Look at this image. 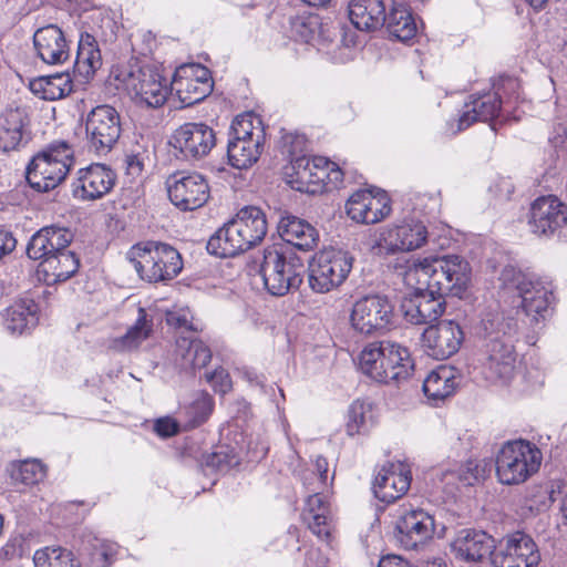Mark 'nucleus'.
Masks as SVG:
<instances>
[{
    "label": "nucleus",
    "mask_w": 567,
    "mask_h": 567,
    "mask_svg": "<svg viewBox=\"0 0 567 567\" xmlns=\"http://www.w3.org/2000/svg\"><path fill=\"white\" fill-rule=\"evenodd\" d=\"M267 234L265 213L245 206L208 240L207 251L220 258L235 257L258 245Z\"/></svg>",
    "instance_id": "1"
},
{
    "label": "nucleus",
    "mask_w": 567,
    "mask_h": 567,
    "mask_svg": "<svg viewBox=\"0 0 567 567\" xmlns=\"http://www.w3.org/2000/svg\"><path fill=\"white\" fill-rule=\"evenodd\" d=\"M408 348L390 340L367 344L359 355V368L372 380L390 384L406 380L413 370Z\"/></svg>",
    "instance_id": "2"
},
{
    "label": "nucleus",
    "mask_w": 567,
    "mask_h": 567,
    "mask_svg": "<svg viewBox=\"0 0 567 567\" xmlns=\"http://www.w3.org/2000/svg\"><path fill=\"white\" fill-rule=\"evenodd\" d=\"M126 256L138 277L150 284L169 281L183 269L181 254L161 241L136 244Z\"/></svg>",
    "instance_id": "3"
},
{
    "label": "nucleus",
    "mask_w": 567,
    "mask_h": 567,
    "mask_svg": "<svg viewBox=\"0 0 567 567\" xmlns=\"http://www.w3.org/2000/svg\"><path fill=\"white\" fill-rule=\"evenodd\" d=\"M74 162V150L69 143L53 142L32 157L25 178L38 192L52 190L66 178Z\"/></svg>",
    "instance_id": "4"
},
{
    "label": "nucleus",
    "mask_w": 567,
    "mask_h": 567,
    "mask_svg": "<svg viewBox=\"0 0 567 567\" xmlns=\"http://www.w3.org/2000/svg\"><path fill=\"white\" fill-rule=\"evenodd\" d=\"M303 272L305 265L296 255L286 254L276 247L264 250L259 275L270 295L281 297L299 289Z\"/></svg>",
    "instance_id": "5"
},
{
    "label": "nucleus",
    "mask_w": 567,
    "mask_h": 567,
    "mask_svg": "<svg viewBox=\"0 0 567 567\" xmlns=\"http://www.w3.org/2000/svg\"><path fill=\"white\" fill-rule=\"evenodd\" d=\"M542 463L540 450L528 441L506 442L496 457V475L505 485L524 483L535 474Z\"/></svg>",
    "instance_id": "6"
},
{
    "label": "nucleus",
    "mask_w": 567,
    "mask_h": 567,
    "mask_svg": "<svg viewBox=\"0 0 567 567\" xmlns=\"http://www.w3.org/2000/svg\"><path fill=\"white\" fill-rule=\"evenodd\" d=\"M353 257L340 249L317 252L309 265V286L317 293H327L338 288L349 276Z\"/></svg>",
    "instance_id": "7"
},
{
    "label": "nucleus",
    "mask_w": 567,
    "mask_h": 567,
    "mask_svg": "<svg viewBox=\"0 0 567 567\" xmlns=\"http://www.w3.org/2000/svg\"><path fill=\"white\" fill-rule=\"evenodd\" d=\"M501 280L507 288L516 289L522 298V308L532 322L545 318L550 305L551 292L532 274L523 272L514 266H506Z\"/></svg>",
    "instance_id": "8"
},
{
    "label": "nucleus",
    "mask_w": 567,
    "mask_h": 567,
    "mask_svg": "<svg viewBox=\"0 0 567 567\" xmlns=\"http://www.w3.org/2000/svg\"><path fill=\"white\" fill-rule=\"evenodd\" d=\"M121 132V117L113 106L97 105L87 113L85 141L91 152L106 155L117 143Z\"/></svg>",
    "instance_id": "9"
},
{
    "label": "nucleus",
    "mask_w": 567,
    "mask_h": 567,
    "mask_svg": "<svg viewBox=\"0 0 567 567\" xmlns=\"http://www.w3.org/2000/svg\"><path fill=\"white\" fill-rule=\"evenodd\" d=\"M520 84L517 79L506 76L501 80L497 86V92H486L470 102L465 103L464 110L457 121V131H463L470 127L475 122H488L493 120L502 107V94L506 95V104L511 99L517 100L519 96L518 90Z\"/></svg>",
    "instance_id": "10"
},
{
    "label": "nucleus",
    "mask_w": 567,
    "mask_h": 567,
    "mask_svg": "<svg viewBox=\"0 0 567 567\" xmlns=\"http://www.w3.org/2000/svg\"><path fill=\"white\" fill-rule=\"evenodd\" d=\"M427 291L444 296L460 295L470 280V265L460 256L431 258Z\"/></svg>",
    "instance_id": "11"
},
{
    "label": "nucleus",
    "mask_w": 567,
    "mask_h": 567,
    "mask_svg": "<svg viewBox=\"0 0 567 567\" xmlns=\"http://www.w3.org/2000/svg\"><path fill=\"white\" fill-rule=\"evenodd\" d=\"M393 317V306L388 297L369 295L354 302L350 321L355 331L370 336L388 330Z\"/></svg>",
    "instance_id": "12"
},
{
    "label": "nucleus",
    "mask_w": 567,
    "mask_h": 567,
    "mask_svg": "<svg viewBox=\"0 0 567 567\" xmlns=\"http://www.w3.org/2000/svg\"><path fill=\"white\" fill-rule=\"evenodd\" d=\"M214 89L210 71L197 63H188L175 70L171 92L178 97L181 107H188L206 99Z\"/></svg>",
    "instance_id": "13"
},
{
    "label": "nucleus",
    "mask_w": 567,
    "mask_h": 567,
    "mask_svg": "<svg viewBox=\"0 0 567 567\" xmlns=\"http://www.w3.org/2000/svg\"><path fill=\"white\" fill-rule=\"evenodd\" d=\"M435 532L434 517L422 508L403 509L395 522L394 538L406 550H415Z\"/></svg>",
    "instance_id": "14"
},
{
    "label": "nucleus",
    "mask_w": 567,
    "mask_h": 567,
    "mask_svg": "<svg viewBox=\"0 0 567 567\" xmlns=\"http://www.w3.org/2000/svg\"><path fill=\"white\" fill-rule=\"evenodd\" d=\"M539 549L534 539L522 532L503 538L492 556L494 567H537Z\"/></svg>",
    "instance_id": "15"
},
{
    "label": "nucleus",
    "mask_w": 567,
    "mask_h": 567,
    "mask_svg": "<svg viewBox=\"0 0 567 567\" xmlns=\"http://www.w3.org/2000/svg\"><path fill=\"white\" fill-rule=\"evenodd\" d=\"M284 153L290 156L291 169L296 182L301 185H322L328 158L323 156L307 157L302 152L306 138L303 135L287 134L282 137Z\"/></svg>",
    "instance_id": "16"
},
{
    "label": "nucleus",
    "mask_w": 567,
    "mask_h": 567,
    "mask_svg": "<svg viewBox=\"0 0 567 567\" xmlns=\"http://www.w3.org/2000/svg\"><path fill=\"white\" fill-rule=\"evenodd\" d=\"M172 145L186 159H200L216 145V133L206 123L188 122L175 130Z\"/></svg>",
    "instance_id": "17"
},
{
    "label": "nucleus",
    "mask_w": 567,
    "mask_h": 567,
    "mask_svg": "<svg viewBox=\"0 0 567 567\" xmlns=\"http://www.w3.org/2000/svg\"><path fill=\"white\" fill-rule=\"evenodd\" d=\"M464 331L455 320H441L422 333V344L427 355L445 360L455 354L464 342Z\"/></svg>",
    "instance_id": "18"
},
{
    "label": "nucleus",
    "mask_w": 567,
    "mask_h": 567,
    "mask_svg": "<svg viewBox=\"0 0 567 567\" xmlns=\"http://www.w3.org/2000/svg\"><path fill=\"white\" fill-rule=\"evenodd\" d=\"M167 192L171 202L182 210L197 209L209 198L208 183L197 173L174 174L167 181Z\"/></svg>",
    "instance_id": "19"
},
{
    "label": "nucleus",
    "mask_w": 567,
    "mask_h": 567,
    "mask_svg": "<svg viewBox=\"0 0 567 567\" xmlns=\"http://www.w3.org/2000/svg\"><path fill=\"white\" fill-rule=\"evenodd\" d=\"M567 224V205L554 195L536 198L529 209L528 225L534 234L550 236Z\"/></svg>",
    "instance_id": "20"
},
{
    "label": "nucleus",
    "mask_w": 567,
    "mask_h": 567,
    "mask_svg": "<svg viewBox=\"0 0 567 567\" xmlns=\"http://www.w3.org/2000/svg\"><path fill=\"white\" fill-rule=\"evenodd\" d=\"M116 182L115 172L104 164H92L78 171L72 194L82 200H95L109 194Z\"/></svg>",
    "instance_id": "21"
},
{
    "label": "nucleus",
    "mask_w": 567,
    "mask_h": 567,
    "mask_svg": "<svg viewBox=\"0 0 567 567\" xmlns=\"http://www.w3.org/2000/svg\"><path fill=\"white\" fill-rule=\"evenodd\" d=\"M411 471L402 462H389L381 466L373 481V493L384 503H393L410 488Z\"/></svg>",
    "instance_id": "22"
},
{
    "label": "nucleus",
    "mask_w": 567,
    "mask_h": 567,
    "mask_svg": "<svg viewBox=\"0 0 567 567\" xmlns=\"http://www.w3.org/2000/svg\"><path fill=\"white\" fill-rule=\"evenodd\" d=\"M30 137V117L23 106H7L0 114V152L23 147Z\"/></svg>",
    "instance_id": "23"
},
{
    "label": "nucleus",
    "mask_w": 567,
    "mask_h": 567,
    "mask_svg": "<svg viewBox=\"0 0 567 567\" xmlns=\"http://www.w3.org/2000/svg\"><path fill=\"white\" fill-rule=\"evenodd\" d=\"M346 208L352 220L367 225L381 221L391 212L390 199L385 192L373 194L368 189L352 194Z\"/></svg>",
    "instance_id": "24"
},
{
    "label": "nucleus",
    "mask_w": 567,
    "mask_h": 567,
    "mask_svg": "<svg viewBox=\"0 0 567 567\" xmlns=\"http://www.w3.org/2000/svg\"><path fill=\"white\" fill-rule=\"evenodd\" d=\"M480 360L486 379L507 382L514 374L516 362L513 340L482 344Z\"/></svg>",
    "instance_id": "25"
},
{
    "label": "nucleus",
    "mask_w": 567,
    "mask_h": 567,
    "mask_svg": "<svg viewBox=\"0 0 567 567\" xmlns=\"http://www.w3.org/2000/svg\"><path fill=\"white\" fill-rule=\"evenodd\" d=\"M445 309V299L427 290L414 292L401 303L405 321L415 326H431L443 316Z\"/></svg>",
    "instance_id": "26"
},
{
    "label": "nucleus",
    "mask_w": 567,
    "mask_h": 567,
    "mask_svg": "<svg viewBox=\"0 0 567 567\" xmlns=\"http://www.w3.org/2000/svg\"><path fill=\"white\" fill-rule=\"evenodd\" d=\"M475 333L482 344L513 340L518 333V323L513 316L498 308H488L482 312Z\"/></svg>",
    "instance_id": "27"
},
{
    "label": "nucleus",
    "mask_w": 567,
    "mask_h": 567,
    "mask_svg": "<svg viewBox=\"0 0 567 567\" xmlns=\"http://www.w3.org/2000/svg\"><path fill=\"white\" fill-rule=\"evenodd\" d=\"M130 85L135 97L148 107L162 106L169 92L166 79L151 66H143L132 73Z\"/></svg>",
    "instance_id": "28"
},
{
    "label": "nucleus",
    "mask_w": 567,
    "mask_h": 567,
    "mask_svg": "<svg viewBox=\"0 0 567 567\" xmlns=\"http://www.w3.org/2000/svg\"><path fill=\"white\" fill-rule=\"evenodd\" d=\"M72 239V231L65 227H42L29 240L27 255L30 259L43 261L47 257L68 248Z\"/></svg>",
    "instance_id": "29"
},
{
    "label": "nucleus",
    "mask_w": 567,
    "mask_h": 567,
    "mask_svg": "<svg viewBox=\"0 0 567 567\" xmlns=\"http://www.w3.org/2000/svg\"><path fill=\"white\" fill-rule=\"evenodd\" d=\"M495 540L483 530L462 529L451 544L455 557L463 561L476 563L493 556Z\"/></svg>",
    "instance_id": "30"
},
{
    "label": "nucleus",
    "mask_w": 567,
    "mask_h": 567,
    "mask_svg": "<svg viewBox=\"0 0 567 567\" xmlns=\"http://www.w3.org/2000/svg\"><path fill=\"white\" fill-rule=\"evenodd\" d=\"M38 56L47 64H62L70 58V48L63 31L49 24L40 28L33 35Z\"/></svg>",
    "instance_id": "31"
},
{
    "label": "nucleus",
    "mask_w": 567,
    "mask_h": 567,
    "mask_svg": "<svg viewBox=\"0 0 567 567\" xmlns=\"http://www.w3.org/2000/svg\"><path fill=\"white\" fill-rule=\"evenodd\" d=\"M278 234L288 244L305 251L312 250L319 241L318 230L307 220L285 213L278 221Z\"/></svg>",
    "instance_id": "32"
},
{
    "label": "nucleus",
    "mask_w": 567,
    "mask_h": 567,
    "mask_svg": "<svg viewBox=\"0 0 567 567\" xmlns=\"http://www.w3.org/2000/svg\"><path fill=\"white\" fill-rule=\"evenodd\" d=\"M390 0H350L348 14L360 31L372 32L385 23V11Z\"/></svg>",
    "instance_id": "33"
},
{
    "label": "nucleus",
    "mask_w": 567,
    "mask_h": 567,
    "mask_svg": "<svg viewBox=\"0 0 567 567\" xmlns=\"http://www.w3.org/2000/svg\"><path fill=\"white\" fill-rule=\"evenodd\" d=\"M427 237L426 227L413 218L389 229L385 241L391 250L410 251L420 248Z\"/></svg>",
    "instance_id": "34"
},
{
    "label": "nucleus",
    "mask_w": 567,
    "mask_h": 567,
    "mask_svg": "<svg viewBox=\"0 0 567 567\" xmlns=\"http://www.w3.org/2000/svg\"><path fill=\"white\" fill-rule=\"evenodd\" d=\"M4 327L12 334H23L38 324V306L31 299H20L3 315Z\"/></svg>",
    "instance_id": "35"
},
{
    "label": "nucleus",
    "mask_w": 567,
    "mask_h": 567,
    "mask_svg": "<svg viewBox=\"0 0 567 567\" xmlns=\"http://www.w3.org/2000/svg\"><path fill=\"white\" fill-rule=\"evenodd\" d=\"M30 91L45 101H55L68 96L73 90V82L68 72L42 75L29 83Z\"/></svg>",
    "instance_id": "36"
},
{
    "label": "nucleus",
    "mask_w": 567,
    "mask_h": 567,
    "mask_svg": "<svg viewBox=\"0 0 567 567\" xmlns=\"http://www.w3.org/2000/svg\"><path fill=\"white\" fill-rule=\"evenodd\" d=\"M458 383L455 370L441 365L427 374L423 382V392L430 400L442 401L454 393Z\"/></svg>",
    "instance_id": "37"
},
{
    "label": "nucleus",
    "mask_w": 567,
    "mask_h": 567,
    "mask_svg": "<svg viewBox=\"0 0 567 567\" xmlns=\"http://www.w3.org/2000/svg\"><path fill=\"white\" fill-rule=\"evenodd\" d=\"M390 12L385 13V23L389 34L400 41H408L416 33V24L403 2L390 0Z\"/></svg>",
    "instance_id": "38"
},
{
    "label": "nucleus",
    "mask_w": 567,
    "mask_h": 567,
    "mask_svg": "<svg viewBox=\"0 0 567 567\" xmlns=\"http://www.w3.org/2000/svg\"><path fill=\"white\" fill-rule=\"evenodd\" d=\"M80 261L68 248L47 257L40 262V270L48 280L53 282L64 281L72 277L79 269Z\"/></svg>",
    "instance_id": "39"
},
{
    "label": "nucleus",
    "mask_w": 567,
    "mask_h": 567,
    "mask_svg": "<svg viewBox=\"0 0 567 567\" xmlns=\"http://www.w3.org/2000/svg\"><path fill=\"white\" fill-rule=\"evenodd\" d=\"M101 65V51L97 48L95 38L89 33L81 34L74 62V71L81 76L89 79Z\"/></svg>",
    "instance_id": "40"
},
{
    "label": "nucleus",
    "mask_w": 567,
    "mask_h": 567,
    "mask_svg": "<svg viewBox=\"0 0 567 567\" xmlns=\"http://www.w3.org/2000/svg\"><path fill=\"white\" fill-rule=\"evenodd\" d=\"M153 332V318L142 307L137 310L135 323L126 333L114 340L113 347L120 351L137 349Z\"/></svg>",
    "instance_id": "41"
},
{
    "label": "nucleus",
    "mask_w": 567,
    "mask_h": 567,
    "mask_svg": "<svg viewBox=\"0 0 567 567\" xmlns=\"http://www.w3.org/2000/svg\"><path fill=\"white\" fill-rule=\"evenodd\" d=\"M176 353L181 357L184 369H202L212 359L210 349L202 340L188 337L177 339Z\"/></svg>",
    "instance_id": "42"
},
{
    "label": "nucleus",
    "mask_w": 567,
    "mask_h": 567,
    "mask_svg": "<svg viewBox=\"0 0 567 567\" xmlns=\"http://www.w3.org/2000/svg\"><path fill=\"white\" fill-rule=\"evenodd\" d=\"M261 151L262 143L259 140L229 141L227 156L233 167L245 169L257 162Z\"/></svg>",
    "instance_id": "43"
},
{
    "label": "nucleus",
    "mask_w": 567,
    "mask_h": 567,
    "mask_svg": "<svg viewBox=\"0 0 567 567\" xmlns=\"http://www.w3.org/2000/svg\"><path fill=\"white\" fill-rule=\"evenodd\" d=\"M374 424L372 404L365 401H354L348 410L346 431L349 436L365 434Z\"/></svg>",
    "instance_id": "44"
},
{
    "label": "nucleus",
    "mask_w": 567,
    "mask_h": 567,
    "mask_svg": "<svg viewBox=\"0 0 567 567\" xmlns=\"http://www.w3.org/2000/svg\"><path fill=\"white\" fill-rule=\"evenodd\" d=\"M33 563L34 567H82L71 550L60 546L38 549Z\"/></svg>",
    "instance_id": "45"
},
{
    "label": "nucleus",
    "mask_w": 567,
    "mask_h": 567,
    "mask_svg": "<svg viewBox=\"0 0 567 567\" xmlns=\"http://www.w3.org/2000/svg\"><path fill=\"white\" fill-rule=\"evenodd\" d=\"M47 467L39 460H24L12 465L11 478L14 484L33 486L44 480Z\"/></svg>",
    "instance_id": "46"
},
{
    "label": "nucleus",
    "mask_w": 567,
    "mask_h": 567,
    "mask_svg": "<svg viewBox=\"0 0 567 567\" xmlns=\"http://www.w3.org/2000/svg\"><path fill=\"white\" fill-rule=\"evenodd\" d=\"M430 265L431 258L408 261L404 270L400 272L403 282L414 289V292L427 290Z\"/></svg>",
    "instance_id": "47"
},
{
    "label": "nucleus",
    "mask_w": 567,
    "mask_h": 567,
    "mask_svg": "<svg viewBox=\"0 0 567 567\" xmlns=\"http://www.w3.org/2000/svg\"><path fill=\"white\" fill-rule=\"evenodd\" d=\"M214 409V400L206 392L196 394L193 402L185 409L188 417L187 426L196 427L207 421Z\"/></svg>",
    "instance_id": "48"
},
{
    "label": "nucleus",
    "mask_w": 567,
    "mask_h": 567,
    "mask_svg": "<svg viewBox=\"0 0 567 567\" xmlns=\"http://www.w3.org/2000/svg\"><path fill=\"white\" fill-rule=\"evenodd\" d=\"M481 472L482 470L474 461H467L465 464L442 471L441 480L447 483L458 481L463 485L472 486L480 480Z\"/></svg>",
    "instance_id": "49"
},
{
    "label": "nucleus",
    "mask_w": 567,
    "mask_h": 567,
    "mask_svg": "<svg viewBox=\"0 0 567 567\" xmlns=\"http://www.w3.org/2000/svg\"><path fill=\"white\" fill-rule=\"evenodd\" d=\"M206 463L209 467L225 473L237 466L239 464V458L233 450L221 446L219 450L208 455Z\"/></svg>",
    "instance_id": "50"
},
{
    "label": "nucleus",
    "mask_w": 567,
    "mask_h": 567,
    "mask_svg": "<svg viewBox=\"0 0 567 567\" xmlns=\"http://www.w3.org/2000/svg\"><path fill=\"white\" fill-rule=\"evenodd\" d=\"M302 519L308 525V528L319 538L328 539L331 532V523L328 513L315 514L310 512H302Z\"/></svg>",
    "instance_id": "51"
},
{
    "label": "nucleus",
    "mask_w": 567,
    "mask_h": 567,
    "mask_svg": "<svg viewBox=\"0 0 567 567\" xmlns=\"http://www.w3.org/2000/svg\"><path fill=\"white\" fill-rule=\"evenodd\" d=\"M114 553L111 544L96 539L89 553V567H107Z\"/></svg>",
    "instance_id": "52"
},
{
    "label": "nucleus",
    "mask_w": 567,
    "mask_h": 567,
    "mask_svg": "<svg viewBox=\"0 0 567 567\" xmlns=\"http://www.w3.org/2000/svg\"><path fill=\"white\" fill-rule=\"evenodd\" d=\"M233 137L229 141L239 140H259L262 143L264 136L261 134H255L252 132V124L245 117H236V121L231 125Z\"/></svg>",
    "instance_id": "53"
},
{
    "label": "nucleus",
    "mask_w": 567,
    "mask_h": 567,
    "mask_svg": "<svg viewBox=\"0 0 567 567\" xmlns=\"http://www.w3.org/2000/svg\"><path fill=\"white\" fill-rule=\"evenodd\" d=\"M206 381L214 388L216 392L227 393L231 389V380L229 373L223 369H216L210 373H206Z\"/></svg>",
    "instance_id": "54"
},
{
    "label": "nucleus",
    "mask_w": 567,
    "mask_h": 567,
    "mask_svg": "<svg viewBox=\"0 0 567 567\" xmlns=\"http://www.w3.org/2000/svg\"><path fill=\"white\" fill-rule=\"evenodd\" d=\"M190 313L187 309L172 310L166 313V322L174 328H184L187 330H196L190 322Z\"/></svg>",
    "instance_id": "55"
},
{
    "label": "nucleus",
    "mask_w": 567,
    "mask_h": 567,
    "mask_svg": "<svg viewBox=\"0 0 567 567\" xmlns=\"http://www.w3.org/2000/svg\"><path fill=\"white\" fill-rule=\"evenodd\" d=\"M310 491H312L313 494L308 496L303 512H310L312 509L315 514L329 513L328 504L319 492V487L311 488Z\"/></svg>",
    "instance_id": "56"
},
{
    "label": "nucleus",
    "mask_w": 567,
    "mask_h": 567,
    "mask_svg": "<svg viewBox=\"0 0 567 567\" xmlns=\"http://www.w3.org/2000/svg\"><path fill=\"white\" fill-rule=\"evenodd\" d=\"M324 182L322 185L328 188H337L343 181V172L333 162L328 159L327 169H324Z\"/></svg>",
    "instance_id": "57"
},
{
    "label": "nucleus",
    "mask_w": 567,
    "mask_h": 567,
    "mask_svg": "<svg viewBox=\"0 0 567 567\" xmlns=\"http://www.w3.org/2000/svg\"><path fill=\"white\" fill-rule=\"evenodd\" d=\"M154 429L159 436L169 437L178 432V424L172 417H162L156 421Z\"/></svg>",
    "instance_id": "58"
},
{
    "label": "nucleus",
    "mask_w": 567,
    "mask_h": 567,
    "mask_svg": "<svg viewBox=\"0 0 567 567\" xmlns=\"http://www.w3.org/2000/svg\"><path fill=\"white\" fill-rule=\"evenodd\" d=\"M17 246V239L11 231L0 228V260L11 254Z\"/></svg>",
    "instance_id": "59"
},
{
    "label": "nucleus",
    "mask_w": 567,
    "mask_h": 567,
    "mask_svg": "<svg viewBox=\"0 0 567 567\" xmlns=\"http://www.w3.org/2000/svg\"><path fill=\"white\" fill-rule=\"evenodd\" d=\"M289 23L291 28V33L295 37H299L302 40H306L309 35V28L305 22V19L301 17H289Z\"/></svg>",
    "instance_id": "60"
},
{
    "label": "nucleus",
    "mask_w": 567,
    "mask_h": 567,
    "mask_svg": "<svg viewBox=\"0 0 567 567\" xmlns=\"http://www.w3.org/2000/svg\"><path fill=\"white\" fill-rule=\"evenodd\" d=\"M126 169L130 175L137 176L144 168V158L141 154L126 155Z\"/></svg>",
    "instance_id": "61"
},
{
    "label": "nucleus",
    "mask_w": 567,
    "mask_h": 567,
    "mask_svg": "<svg viewBox=\"0 0 567 567\" xmlns=\"http://www.w3.org/2000/svg\"><path fill=\"white\" fill-rule=\"evenodd\" d=\"M315 470H316V475H318L319 484L321 486H326L327 481H328V470H329L328 461L322 456H318L315 461Z\"/></svg>",
    "instance_id": "62"
},
{
    "label": "nucleus",
    "mask_w": 567,
    "mask_h": 567,
    "mask_svg": "<svg viewBox=\"0 0 567 567\" xmlns=\"http://www.w3.org/2000/svg\"><path fill=\"white\" fill-rule=\"evenodd\" d=\"M378 567H413V566L409 561L404 560L403 558H401L399 556L389 555V556L381 558Z\"/></svg>",
    "instance_id": "63"
},
{
    "label": "nucleus",
    "mask_w": 567,
    "mask_h": 567,
    "mask_svg": "<svg viewBox=\"0 0 567 567\" xmlns=\"http://www.w3.org/2000/svg\"><path fill=\"white\" fill-rule=\"evenodd\" d=\"M422 567H447L443 559L437 558L425 561Z\"/></svg>",
    "instance_id": "64"
}]
</instances>
